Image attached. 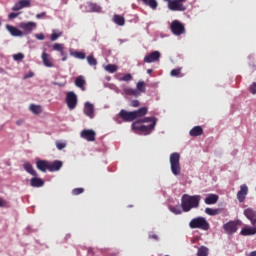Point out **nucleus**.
<instances>
[{
	"label": "nucleus",
	"instance_id": "obj_1",
	"mask_svg": "<svg viewBox=\"0 0 256 256\" xmlns=\"http://www.w3.org/2000/svg\"><path fill=\"white\" fill-rule=\"evenodd\" d=\"M202 196L201 195H189L183 194L181 197V208L185 213L190 212L192 209L200 207Z\"/></svg>",
	"mask_w": 256,
	"mask_h": 256
},
{
	"label": "nucleus",
	"instance_id": "obj_2",
	"mask_svg": "<svg viewBox=\"0 0 256 256\" xmlns=\"http://www.w3.org/2000/svg\"><path fill=\"white\" fill-rule=\"evenodd\" d=\"M148 114V107H141L137 110L127 111L121 109L118 113V117L123 119V122H133L139 118L145 117Z\"/></svg>",
	"mask_w": 256,
	"mask_h": 256
},
{
	"label": "nucleus",
	"instance_id": "obj_3",
	"mask_svg": "<svg viewBox=\"0 0 256 256\" xmlns=\"http://www.w3.org/2000/svg\"><path fill=\"white\" fill-rule=\"evenodd\" d=\"M155 127H156V121H153V123L149 125H143L141 124V121H134L131 124L132 130L136 134H142V135H150L155 130Z\"/></svg>",
	"mask_w": 256,
	"mask_h": 256
},
{
	"label": "nucleus",
	"instance_id": "obj_4",
	"mask_svg": "<svg viewBox=\"0 0 256 256\" xmlns=\"http://www.w3.org/2000/svg\"><path fill=\"white\" fill-rule=\"evenodd\" d=\"M181 155L179 152H173L170 154L169 161H170V168L171 172L174 176H179L181 174Z\"/></svg>",
	"mask_w": 256,
	"mask_h": 256
},
{
	"label": "nucleus",
	"instance_id": "obj_5",
	"mask_svg": "<svg viewBox=\"0 0 256 256\" xmlns=\"http://www.w3.org/2000/svg\"><path fill=\"white\" fill-rule=\"evenodd\" d=\"M189 227L191 229H201L203 231H208L210 229V224L206 218H202V216H198L197 218H193L189 222Z\"/></svg>",
	"mask_w": 256,
	"mask_h": 256
},
{
	"label": "nucleus",
	"instance_id": "obj_6",
	"mask_svg": "<svg viewBox=\"0 0 256 256\" xmlns=\"http://www.w3.org/2000/svg\"><path fill=\"white\" fill-rule=\"evenodd\" d=\"M186 2L187 0H172L169 4H167V8L172 12H185L189 7Z\"/></svg>",
	"mask_w": 256,
	"mask_h": 256
},
{
	"label": "nucleus",
	"instance_id": "obj_7",
	"mask_svg": "<svg viewBox=\"0 0 256 256\" xmlns=\"http://www.w3.org/2000/svg\"><path fill=\"white\" fill-rule=\"evenodd\" d=\"M242 225L241 220H230L223 225V230L227 235H233L238 231V226Z\"/></svg>",
	"mask_w": 256,
	"mask_h": 256
},
{
	"label": "nucleus",
	"instance_id": "obj_8",
	"mask_svg": "<svg viewBox=\"0 0 256 256\" xmlns=\"http://www.w3.org/2000/svg\"><path fill=\"white\" fill-rule=\"evenodd\" d=\"M170 30L175 36H181L186 33L185 25L179 20H173L171 22Z\"/></svg>",
	"mask_w": 256,
	"mask_h": 256
},
{
	"label": "nucleus",
	"instance_id": "obj_9",
	"mask_svg": "<svg viewBox=\"0 0 256 256\" xmlns=\"http://www.w3.org/2000/svg\"><path fill=\"white\" fill-rule=\"evenodd\" d=\"M65 102L67 104L68 109L74 110L78 104V97L73 91H69L66 94Z\"/></svg>",
	"mask_w": 256,
	"mask_h": 256
},
{
	"label": "nucleus",
	"instance_id": "obj_10",
	"mask_svg": "<svg viewBox=\"0 0 256 256\" xmlns=\"http://www.w3.org/2000/svg\"><path fill=\"white\" fill-rule=\"evenodd\" d=\"M80 136L82 139L88 142H94L96 140V132L92 129H84L81 131Z\"/></svg>",
	"mask_w": 256,
	"mask_h": 256
},
{
	"label": "nucleus",
	"instance_id": "obj_11",
	"mask_svg": "<svg viewBox=\"0 0 256 256\" xmlns=\"http://www.w3.org/2000/svg\"><path fill=\"white\" fill-rule=\"evenodd\" d=\"M249 193V187L247 184H242L240 190L237 192V199L239 203H243L246 200V197Z\"/></svg>",
	"mask_w": 256,
	"mask_h": 256
},
{
	"label": "nucleus",
	"instance_id": "obj_12",
	"mask_svg": "<svg viewBox=\"0 0 256 256\" xmlns=\"http://www.w3.org/2000/svg\"><path fill=\"white\" fill-rule=\"evenodd\" d=\"M161 58L160 51H153L150 54L146 55L143 59L145 63L151 64L154 62H158Z\"/></svg>",
	"mask_w": 256,
	"mask_h": 256
},
{
	"label": "nucleus",
	"instance_id": "obj_13",
	"mask_svg": "<svg viewBox=\"0 0 256 256\" xmlns=\"http://www.w3.org/2000/svg\"><path fill=\"white\" fill-rule=\"evenodd\" d=\"M244 216L250 221L253 227H256V210L254 208L244 210Z\"/></svg>",
	"mask_w": 256,
	"mask_h": 256
},
{
	"label": "nucleus",
	"instance_id": "obj_14",
	"mask_svg": "<svg viewBox=\"0 0 256 256\" xmlns=\"http://www.w3.org/2000/svg\"><path fill=\"white\" fill-rule=\"evenodd\" d=\"M31 6L30 0H19L17 3L14 4L12 7L13 12H18L24 8H28Z\"/></svg>",
	"mask_w": 256,
	"mask_h": 256
},
{
	"label": "nucleus",
	"instance_id": "obj_15",
	"mask_svg": "<svg viewBox=\"0 0 256 256\" xmlns=\"http://www.w3.org/2000/svg\"><path fill=\"white\" fill-rule=\"evenodd\" d=\"M41 59H42L43 65L45 67H47V68H53L54 67L53 58L47 52H43L41 54Z\"/></svg>",
	"mask_w": 256,
	"mask_h": 256
},
{
	"label": "nucleus",
	"instance_id": "obj_16",
	"mask_svg": "<svg viewBox=\"0 0 256 256\" xmlns=\"http://www.w3.org/2000/svg\"><path fill=\"white\" fill-rule=\"evenodd\" d=\"M5 27L12 37H22L24 35V32L15 26L7 24Z\"/></svg>",
	"mask_w": 256,
	"mask_h": 256
},
{
	"label": "nucleus",
	"instance_id": "obj_17",
	"mask_svg": "<svg viewBox=\"0 0 256 256\" xmlns=\"http://www.w3.org/2000/svg\"><path fill=\"white\" fill-rule=\"evenodd\" d=\"M94 113H95V107L92 103L86 102L84 104V114L89 117L90 119L94 118Z\"/></svg>",
	"mask_w": 256,
	"mask_h": 256
},
{
	"label": "nucleus",
	"instance_id": "obj_18",
	"mask_svg": "<svg viewBox=\"0 0 256 256\" xmlns=\"http://www.w3.org/2000/svg\"><path fill=\"white\" fill-rule=\"evenodd\" d=\"M36 168L41 171L42 173H46L49 171V161L48 160H37L36 161Z\"/></svg>",
	"mask_w": 256,
	"mask_h": 256
},
{
	"label": "nucleus",
	"instance_id": "obj_19",
	"mask_svg": "<svg viewBox=\"0 0 256 256\" xmlns=\"http://www.w3.org/2000/svg\"><path fill=\"white\" fill-rule=\"evenodd\" d=\"M240 235L242 236H253L256 235V226H245L241 229Z\"/></svg>",
	"mask_w": 256,
	"mask_h": 256
},
{
	"label": "nucleus",
	"instance_id": "obj_20",
	"mask_svg": "<svg viewBox=\"0 0 256 256\" xmlns=\"http://www.w3.org/2000/svg\"><path fill=\"white\" fill-rule=\"evenodd\" d=\"M63 167V162L60 160L49 161V172H57Z\"/></svg>",
	"mask_w": 256,
	"mask_h": 256
},
{
	"label": "nucleus",
	"instance_id": "obj_21",
	"mask_svg": "<svg viewBox=\"0 0 256 256\" xmlns=\"http://www.w3.org/2000/svg\"><path fill=\"white\" fill-rule=\"evenodd\" d=\"M69 54L71 57H74L79 60H85L86 59V53L82 51L74 50L73 48L69 49Z\"/></svg>",
	"mask_w": 256,
	"mask_h": 256
},
{
	"label": "nucleus",
	"instance_id": "obj_22",
	"mask_svg": "<svg viewBox=\"0 0 256 256\" xmlns=\"http://www.w3.org/2000/svg\"><path fill=\"white\" fill-rule=\"evenodd\" d=\"M204 134V129L202 126H194L190 131H189V135L191 137H199L202 136Z\"/></svg>",
	"mask_w": 256,
	"mask_h": 256
},
{
	"label": "nucleus",
	"instance_id": "obj_23",
	"mask_svg": "<svg viewBox=\"0 0 256 256\" xmlns=\"http://www.w3.org/2000/svg\"><path fill=\"white\" fill-rule=\"evenodd\" d=\"M30 186L33 188H40L44 186V180L40 177H32L30 179Z\"/></svg>",
	"mask_w": 256,
	"mask_h": 256
},
{
	"label": "nucleus",
	"instance_id": "obj_24",
	"mask_svg": "<svg viewBox=\"0 0 256 256\" xmlns=\"http://www.w3.org/2000/svg\"><path fill=\"white\" fill-rule=\"evenodd\" d=\"M23 169L30 175L37 177L38 172L34 169L33 165L30 162L23 163Z\"/></svg>",
	"mask_w": 256,
	"mask_h": 256
},
{
	"label": "nucleus",
	"instance_id": "obj_25",
	"mask_svg": "<svg viewBox=\"0 0 256 256\" xmlns=\"http://www.w3.org/2000/svg\"><path fill=\"white\" fill-rule=\"evenodd\" d=\"M219 200V195L217 194H209L204 199L206 205H215Z\"/></svg>",
	"mask_w": 256,
	"mask_h": 256
},
{
	"label": "nucleus",
	"instance_id": "obj_26",
	"mask_svg": "<svg viewBox=\"0 0 256 256\" xmlns=\"http://www.w3.org/2000/svg\"><path fill=\"white\" fill-rule=\"evenodd\" d=\"M85 84H86V80L84 76L79 75L75 78V86L81 89L82 91H85V87H84Z\"/></svg>",
	"mask_w": 256,
	"mask_h": 256
},
{
	"label": "nucleus",
	"instance_id": "obj_27",
	"mask_svg": "<svg viewBox=\"0 0 256 256\" xmlns=\"http://www.w3.org/2000/svg\"><path fill=\"white\" fill-rule=\"evenodd\" d=\"M35 27H36L35 22H26V23L20 24V28L29 33H31Z\"/></svg>",
	"mask_w": 256,
	"mask_h": 256
},
{
	"label": "nucleus",
	"instance_id": "obj_28",
	"mask_svg": "<svg viewBox=\"0 0 256 256\" xmlns=\"http://www.w3.org/2000/svg\"><path fill=\"white\" fill-rule=\"evenodd\" d=\"M113 22L120 26V27H123L125 26V23H126V20H125V17H123L122 15H119V14H115L113 16Z\"/></svg>",
	"mask_w": 256,
	"mask_h": 256
},
{
	"label": "nucleus",
	"instance_id": "obj_29",
	"mask_svg": "<svg viewBox=\"0 0 256 256\" xmlns=\"http://www.w3.org/2000/svg\"><path fill=\"white\" fill-rule=\"evenodd\" d=\"M29 111L32 112L34 115H39L43 112L41 105L30 104Z\"/></svg>",
	"mask_w": 256,
	"mask_h": 256
},
{
	"label": "nucleus",
	"instance_id": "obj_30",
	"mask_svg": "<svg viewBox=\"0 0 256 256\" xmlns=\"http://www.w3.org/2000/svg\"><path fill=\"white\" fill-rule=\"evenodd\" d=\"M145 6H149L151 9L156 10L158 7V2L156 0H141Z\"/></svg>",
	"mask_w": 256,
	"mask_h": 256
},
{
	"label": "nucleus",
	"instance_id": "obj_31",
	"mask_svg": "<svg viewBox=\"0 0 256 256\" xmlns=\"http://www.w3.org/2000/svg\"><path fill=\"white\" fill-rule=\"evenodd\" d=\"M157 121H158V119L156 117L152 116V117H144L140 120H137L136 122H140V124H142V123H151V124H153L155 122V125H157Z\"/></svg>",
	"mask_w": 256,
	"mask_h": 256
},
{
	"label": "nucleus",
	"instance_id": "obj_32",
	"mask_svg": "<svg viewBox=\"0 0 256 256\" xmlns=\"http://www.w3.org/2000/svg\"><path fill=\"white\" fill-rule=\"evenodd\" d=\"M205 213L209 216H216L221 213V210L219 208H205Z\"/></svg>",
	"mask_w": 256,
	"mask_h": 256
},
{
	"label": "nucleus",
	"instance_id": "obj_33",
	"mask_svg": "<svg viewBox=\"0 0 256 256\" xmlns=\"http://www.w3.org/2000/svg\"><path fill=\"white\" fill-rule=\"evenodd\" d=\"M105 71L110 73V74H114L118 71V66L115 64H108L104 67Z\"/></svg>",
	"mask_w": 256,
	"mask_h": 256
},
{
	"label": "nucleus",
	"instance_id": "obj_34",
	"mask_svg": "<svg viewBox=\"0 0 256 256\" xmlns=\"http://www.w3.org/2000/svg\"><path fill=\"white\" fill-rule=\"evenodd\" d=\"M125 93L128 96H134V97H139L141 95V92L139 90L133 89V88L126 89Z\"/></svg>",
	"mask_w": 256,
	"mask_h": 256
},
{
	"label": "nucleus",
	"instance_id": "obj_35",
	"mask_svg": "<svg viewBox=\"0 0 256 256\" xmlns=\"http://www.w3.org/2000/svg\"><path fill=\"white\" fill-rule=\"evenodd\" d=\"M86 60L89 66H97L98 64L97 59L93 55H88Z\"/></svg>",
	"mask_w": 256,
	"mask_h": 256
},
{
	"label": "nucleus",
	"instance_id": "obj_36",
	"mask_svg": "<svg viewBox=\"0 0 256 256\" xmlns=\"http://www.w3.org/2000/svg\"><path fill=\"white\" fill-rule=\"evenodd\" d=\"M208 248L206 246H201L198 248L197 256H208Z\"/></svg>",
	"mask_w": 256,
	"mask_h": 256
},
{
	"label": "nucleus",
	"instance_id": "obj_37",
	"mask_svg": "<svg viewBox=\"0 0 256 256\" xmlns=\"http://www.w3.org/2000/svg\"><path fill=\"white\" fill-rule=\"evenodd\" d=\"M137 91L139 93H145L146 92V89H145V82L144 81H139L137 83Z\"/></svg>",
	"mask_w": 256,
	"mask_h": 256
},
{
	"label": "nucleus",
	"instance_id": "obj_38",
	"mask_svg": "<svg viewBox=\"0 0 256 256\" xmlns=\"http://www.w3.org/2000/svg\"><path fill=\"white\" fill-rule=\"evenodd\" d=\"M84 191H85V189L83 187L74 188V189H72V195L78 196V195H81L82 193H84Z\"/></svg>",
	"mask_w": 256,
	"mask_h": 256
},
{
	"label": "nucleus",
	"instance_id": "obj_39",
	"mask_svg": "<svg viewBox=\"0 0 256 256\" xmlns=\"http://www.w3.org/2000/svg\"><path fill=\"white\" fill-rule=\"evenodd\" d=\"M170 211L175 214V215H181L182 214V210L180 208V206H172L170 208Z\"/></svg>",
	"mask_w": 256,
	"mask_h": 256
},
{
	"label": "nucleus",
	"instance_id": "obj_40",
	"mask_svg": "<svg viewBox=\"0 0 256 256\" xmlns=\"http://www.w3.org/2000/svg\"><path fill=\"white\" fill-rule=\"evenodd\" d=\"M133 79V76L131 73H126L124 74L123 77L120 78V81H123V82H129V81H132Z\"/></svg>",
	"mask_w": 256,
	"mask_h": 256
},
{
	"label": "nucleus",
	"instance_id": "obj_41",
	"mask_svg": "<svg viewBox=\"0 0 256 256\" xmlns=\"http://www.w3.org/2000/svg\"><path fill=\"white\" fill-rule=\"evenodd\" d=\"M52 49L54 51L61 52L64 49V45L61 43H55V44H53Z\"/></svg>",
	"mask_w": 256,
	"mask_h": 256
},
{
	"label": "nucleus",
	"instance_id": "obj_42",
	"mask_svg": "<svg viewBox=\"0 0 256 256\" xmlns=\"http://www.w3.org/2000/svg\"><path fill=\"white\" fill-rule=\"evenodd\" d=\"M25 58V55L23 53H16L13 55L14 61H22Z\"/></svg>",
	"mask_w": 256,
	"mask_h": 256
},
{
	"label": "nucleus",
	"instance_id": "obj_43",
	"mask_svg": "<svg viewBox=\"0 0 256 256\" xmlns=\"http://www.w3.org/2000/svg\"><path fill=\"white\" fill-rule=\"evenodd\" d=\"M56 148L58 150H63L66 148L67 144L65 142H61V141H56L55 142Z\"/></svg>",
	"mask_w": 256,
	"mask_h": 256
},
{
	"label": "nucleus",
	"instance_id": "obj_44",
	"mask_svg": "<svg viewBox=\"0 0 256 256\" xmlns=\"http://www.w3.org/2000/svg\"><path fill=\"white\" fill-rule=\"evenodd\" d=\"M181 74V68H177V69H172L170 72V75L172 77H179Z\"/></svg>",
	"mask_w": 256,
	"mask_h": 256
},
{
	"label": "nucleus",
	"instance_id": "obj_45",
	"mask_svg": "<svg viewBox=\"0 0 256 256\" xmlns=\"http://www.w3.org/2000/svg\"><path fill=\"white\" fill-rule=\"evenodd\" d=\"M59 53L62 56L61 61L66 62L68 60V53L64 49L61 50Z\"/></svg>",
	"mask_w": 256,
	"mask_h": 256
},
{
	"label": "nucleus",
	"instance_id": "obj_46",
	"mask_svg": "<svg viewBox=\"0 0 256 256\" xmlns=\"http://www.w3.org/2000/svg\"><path fill=\"white\" fill-rule=\"evenodd\" d=\"M60 37H61V34L54 32V33L51 34L50 40H51L52 42H55V41H57Z\"/></svg>",
	"mask_w": 256,
	"mask_h": 256
},
{
	"label": "nucleus",
	"instance_id": "obj_47",
	"mask_svg": "<svg viewBox=\"0 0 256 256\" xmlns=\"http://www.w3.org/2000/svg\"><path fill=\"white\" fill-rule=\"evenodd\" d=\"M249 91L252 95H256V82H253L250 87H249Z\"/></svg>",
	"mask_w": 256,
	"mask_h": 256
},
{
	"label": "nucleus",
	"instance_id": "obj_48",
	"mask_svg": "<svg viewBox=\"0 0 256 256\" xmlns=\"http://www.w3.org/2000/svg\"><path fill=\"white\" fill-rule=\"evenodd\" d=\"M8 207H9V203L7 202V200L0 198V208H8Z\"/></svg>",
	"mask_w": 256,
	"mask_h": 256
},
{
	"label": "nucleus",
	"instance_id": "obj_49",
	"mask_svg": "<svg viewBox=\"0 0 256 256\" xmlns=\"http://www.w3.org/2000/svg\"><path fill=\"white\" fill-rule=\"evenodd\" d=\"M18 16H19V13L11 12V13L8 14V19H9V20H14V19H16Z\"/></svg>",
	"mask_w": 256,
	"mask_h": 256
},
{
	"label": "nucleus",
	"instance_id": "obj_50",
	"mask_svg": "<svg viewBox=\"0 0 256 256\" xmlns=\"http://www.w3.org/2000/svg\"><path fill=\"white\" fill-rule=\"evenodd\" d=\"M35 38L39 41H44L45 35L43 33H38V34H35Z\"/></svg>",
	"mask_w": 256,
	"mask_h": 256
},
{
	"label": "nucleus",
	"instance_id": "obj_51",
	"mask_svg": "<svg viewBox=\"0 0 256 256\" xmlns=\"http://www.w3.org/2000/svg\"><path fill=\"white\" fill-rule=\"evenodd\" d=\"M131 107H133V108L140 107V101L139 100H132L131 101Z\"/></svg>",
	"mask_w": 256,
	"mask_h": 256
},
{
	"label": "nucleus",
	"instance_id": "obj_52",
	"mask_svg": "<svg viewBox=\"0 0 256 256\" xmlns=\"http://www.w3.org/2000/svg\"><path fill=\"white\" fill-rule=\"evenodd\" d=\"M46 16V12L36 14V19L40 20Z\"/></svg>",
	"mask_w": 256,
	"mask_h": 256
},
{
	"label": "nucleus",
	"instance_id": "obj_53",
	"mask_svg": "<svg viewBox=\"0 0 256 256\" xmlns=\"http://www.w3.org/2000/svg\"><path fill=\"white\" fill-rule=\"evenodd\" d=\"M15 124H16L17 126H21V125L24 124V120H23V119H18V120L15 122Z\"/></svg>",
	"mask_w": 256,
	"mask_h": 256
},
{
	"label": "nucleus",
	"instance_id": "obj_54",
	"mask_svg": "<svg viewBox=\"0 0 256 256\" xmlns=\"http://www.w3.org/2000/svg\"><path fill=\"white\" fill-rule=\"evenodd\" d=\"M149 238H150V239H154V240H156V241L159 240V236H157V234H151V235L149 236Z\"/></svg>",
	"mask_w": 256,
	"mask_h": 256
},
{
	"label": "nucleus",
	"instance_id": "obj_55",
	"mask_svg": "<svg viewBox=\"0 0 256 256\" xmlns=\"http://www.w3.org/2000/svg\"><path fill=\"white\" fill-rule=\"evenodd\" d=\"M247 256H256V250H254L253 252H250L249 254H247Z\"/></svg>",
	"mask_w": 256,
	"mask_h": 256
},
{
	"label": "nucleus",
	"instance_id": "obj_56",
	"mask_svg": "<svg viewBox=\"0 0 256 256\" xmlns=\"http://www.w3.org/2000/svg\"><path fill=\"white\" fill-rule=\"evenodd\" d=\"M153 73V69H147V74L151 75Z\"/></svg>",
	"mask_w": 256,
	"mask_h": 256
},
{
	"label": "nucleus",
	"instance_id": "obj_57",
	"mask_svg": "<svg viewBox=\"0 0 256 256\" xmlns=\"http://www.w3.org/2000/svg\"><path fill=\"white\" fill-rule=\"evenodd\" d=\"M164 2L167 3V5H169L171 2H173V0H163Z\"/></svg>",
	"mask_w": 256,
	"mask_h": 256
},
{
	"label": "nucleus",
	"instance_id": "obj_58",
	"mask_svg": "<svg viewBox=\"0 0 256 256\" xmlns=\"http://www.w3.org/2000/svg\"><path fill=\"white\" fill-rule=\"evenodd\" d=\"M30 77H33V74H29Z\"/></svg>",
	"mask_w": 256,
	"mask_h": 256
},
{
	"label": "nucleus",
	"instance_id": "obj_59",
	"mask_svg": "<svg viewBox=\"0 0 256 256\" xmlns=\"http://www.w3.org/2000/svg\"><path fill=\"white\" fill-rule=\"evenodd\" d=\"M30 77H33V74H29Z\"/></svg>",
	"mask_w": 256,
	"mask_h": 256
},
{
	"label": "nucleus",
	"instance_id": "obj_60",
	"mask_svg": "<svg viewBox=\"0 0 256 256\" xmlns=\"http://www.w3.org/2000/svg\"><path fill=\"white\" fill-rule=\"evenodd\" d=\"M92 252V250H88V253H91Z\"/></svg>",
	"mask_w": 256,
	"mask_h": 256
},
{
	"label": "nucleus",
	"instance_id": "obj_61",
	"mask_svg": "<svg viewBox=\"0 0 256 256\" xmlns=\"http://www.w3.org/2000/svg\"><path fill=\"white\" fill-rule=\"evenodd\" d=\"M166 256H168V255H166Z\"/></svg>",
	"mask_w": 256,
	"mask_h": 256
}]
</instances>
